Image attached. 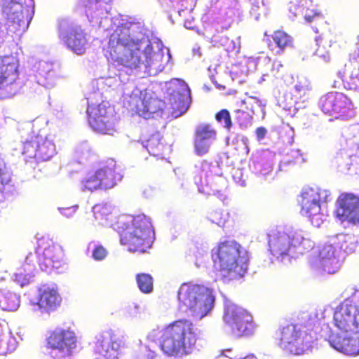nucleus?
Here are the masks:
<instances>
[{"instance_id":"nucleus-1","label":"nucleus","mask_w":359,"mask_h":359,"mask_svg":"<svg viewBox=\"0 0 359 359\" xmlns=\"http://www.w3.org/2000/svg\"><path fill=\"white\" fill-rule=\"evenodd\" d=\"M130 22L122 23L110 35L105 49L106 57L130 69L139 68L142 65H150L154 53L151 44L141 50V42L131 37Z\"/></svg>"},{"instance_id":"nucleus-2","label":"nucleus","mask_w":359,"mask_h":359,"mask_svg":"<svg viewBox=\"0 0 359 359\" xmlns=\"http://www.w3.org/2000/svg\"><path fill=\"white\" fill-rule=\"evenodd\" d=\"M151 341H158V347L168 357H178L192 353L200 332L187 319L175 320L161 329H153L147 335Z\"/></svg>"},{"instance_id":"nucleus-3","label":"nucleus","mask_w":359,"mask_h":359,"mask_svg":"<svg viewBox=\"0 0 359 359\" xmlns=\"http://www.w3.org/2000/svg\"><path fill=\"white\" fill-rule=\"evenodd\" d=\"M111 226L119 236L120 244L130 252L147 253L154 243V229L144 215H121Z\"/></svg>"},{"instance_id":"nucleus-4","label":"nucleus","mask_w":359,"mask_h":359,"mask_svg":"<svg viewBox=\"0 0 359 359\" xmlns=\"http://www.w3.org/2000/svg\"><path fill=\"white\" fill-rule=\"evenodd\" d=\"M333 325L341 333L355 336L332 335L329 339L330 345L346 354L359 355V302L355 304L346 299L337 306L333 313Z\"/></svg>"},{"instance_id":"nucleus-5","label":"nucleus","mask_w":359,"mask_h":359,"mask_svg":"<svg viewBox=\"0 0 359 359\" xmlns=\"http://www.w3.org/2000/svg\"><path fill=\"white\" fill-rule=\"evenodd\" d=\"M215 269L228 280L243 278L249 264L248 252L235 240L219 241L211 250Z\"/></svg>"},{"instance_id":"nucleus-6","label":"nucleus","mask_w":359,"mask_h":359,"mask_svg":"<svg viewBox=\"0 0 359 359\" xmlns=\"http://www.w3.org/2000/svg\"><path fill=\"white\" fill-rule=\"evenodd\" d=\"M180 306L202 318L212 310L215 302L212 290L203 285L184 283L177 294Z\"/></svg>"},{"instance_id":"nucleus-7","label":"nucleus","mask_w":359,"mask_h":359,"mask_svg":"<svg viewBox=\"0 0 359 359\" xmlns=\"http://www.w3.org/2000/svg\"><path fill=\"white\" fill-rule=\"evenodd\" d=\"M306 330L302 331L297 324L281 325L276 332V339L279 345L285 351L294 355H302L311 346L313 337L306 332L313 330L311 323L305 325Z\"/></svg>"},{"instance_id":"nucleus-8","label":"nucleus","mask_w":359,"mask_h":359,"mask_svg":"<svg viewBox=\"0 0 359 359\" xmlns=\"http://www.w3.org/2000/svg\"><path fill=\"white\" fill-rule=\"evenodd\" d=\"M223 319L237 337L252 336L257 327L248 310L231 302L225 304Z\"/></svg>"},{"instance_id":"nucleus-9","label":"nucleus","mask_w":359,"mask_h":359,"mask_svg":"<svg viewBox=\"0 0 359 359\" xmlns=\"http://www.w3.org/2000/svg\"><path fill=\"white\" fill-rule=\"evenodd\" d=\"M38 264L43 271H51L58 269L67 263V257L64 249L47 237L37 239L35 252Z\"/></svg>"},{"instance_id":"nucleus-10","label":"nucleus","mask_w":359,"mask_h":359,"mask_svg":"<svg viewBox=\"0 0 359 359\" xmlns=\"http://www.w3.org/2000/svg\"><path fill=\"white\" fill-rule=\"evenodd\" d=\"M327 191L319 188H309L301 195V213L309 219L312 225L319 227L323 222L321 205L327 201Z\"/></svg>"},{"instance_id":"nucleus-11","label":"nucleus","mask_w":359,"mask_h":359,"mask_svg":"<svg viewBox=\"0 0 359 359\" xmlns=\"http://www.w3.org/2000/svg\"><path fill=\"white\" fill-rule=\"evenodd\" d=\"M47 345L52 349V359H72L76 346V337L70 329L57 327L50 333Z\"/></svg>"},{"instance_id":"nucleus-12","label":"nucleus","mask_w":359,"mask_h":359,"mask_svg":"<svg viewBox=\"0 0 359 359\" xmlns=\"http://www.w3.org/2000/svg\"><path fill=\"white\" fill-rule=\"evenodd\" d=\"M87 114L88 123L93 130L107 135H112L116 130L114 111L104 103L88 105Z\"/></svg>"},{"instance_id":"nucleus-13","label":"nucleus","mask_w":359,"mask_h":359,"mask_svg":"<svg viewBox=\"0 0 359 359\" xmlns=\"http://www.w3.org/2000/svg\"><path fill=\"white\" fill-rule=\"evenodd\" d=\"M320 107L325 114L341 119L351 117L353 111L351 100L339 92H329L322 96Z\"/></svg>"},{"instance_id":"nucleus-14","label":"nucleus","mask_w":359,"mask_h":359,"mask_svg":"<svg viewBox=\"0 0 359 359\" xmlns=\"http://www.w3.org/2000/svg\"><path fill=\"white\" fill-rule=\"evenodd\" d=\"M127 108L133 114L149 118L154 114L163 110L164 102L147 92L132 93L126 102Z\"/></svg>"},{"instance_id":"nucleus-15","label":"nucleus","mask_w":359,"mask_h":359,"mask_svg":"<svg viewBox=\"0 0 359 359\" xmlns=\"http://www.w3.org/2000/svg\"><path fill=\"white\" fill-rule=\"evenodd\" d=\"M2 11L8 18V32L12 35L20 36L29 27L32 16L29 10L21 4L14 1L5 2Z\"/></svg>"},{"instance_id":"nucleus-16","label":"nucleus","mask_w":359,"mask_h":359,"mask_svg":"<svg viewBox=\"0 0 359 359\" xmlns=\"http://www.w3.org/2000/svg\"><path fill=\"white\" fill-rule=\"evenodd\" d=\"M18 66L15 57L0 56V95L10 97L18 92Z\"/></svg>"},{"instance_id":"nucleus-17","label":"nucleus","mask_w":359,"mask_h":359,"mask_svg":"<svg viewBox=\"0 0 359 359\" xmlns=\"http://www.w3.org/2000/svg\"><path fill=\"white\" fill-rule=\"evenodd\" d=\"M56 154L52 140L36 135L23 142L22 154L27 159L34 158L37 162L49 161Z\"/></svg>"},{"instance_id":"nucleus-18","label":"nucleus","mask_w":359,"mask_h":359,"mask_svg":"<svg viewBox=\"0 0 359 359\" xmlns=\"http://www.w3.org/2000/svg\"><path fill=\"white\" fill-rule=\"evenodd\" d=\"M334 215L341 222L359 224V195L341 193L337 199Z\"/></svg>"},{"instance_id":"nucleus-19","label":"nucleus","mask_w":359,"mask_h":359,"mask_svg":"<svg viewBox=\"0 0 359 359\" xmlns=\"http://www.w3.org/2000/svg\"><path fill=\"white\" fill-rule=\"evenodd\" d=\"M302 236L296 240L294 236L284 232L273 229L268 233V245L271 254L276 258L284 257L288 255L292 246H296L302 243Z\"/></svg>"},{"instance_id":"nucleus-20","label":"nucleus","mask_w":359,"mask_h":359,"mask_svg":"<svg viewBox=\"0 0 359 359\" xmlns=\"http://www.w3.org/2000/svg\"><path fill=\"white\" fill-rule=\"evenodd\" d=\"M172 104V114L180 116L188 109L190 90L188 85L180 79L172 81L168 88Z\"/></svg>"},{"instance_id":"nucleus-21","label":"nucleus","mask_w":359,"mask_h":359,"mask_svg":"<svg viewBox=\"0 0 359 359\" xmlns=\"http://www.w3.org/2000/svg\"><path fill=\"white\" fill-rule=\"evenodd\" d=\"M121 345V340L111 331L104 332L102 339L96 343V352L100 355L98 359H118Z\"/></svg>"},{"instance_id":"nucleus-22","label":"nucleus","mask_w":359,"mask_h":359,"mask_svg":"<svg viewBox=\"0 0 359 359\" xmlns=\"http://www.w3.org/2000/svg\"><path fill=\"white\" fill-rule=\"evenodd\" d=\"M217 131L209 123H202L196 126L194 131V149L198 156L207 154L210 149V142L216 139Z\"/></svg>"},{"instance_id":"nucleus-23","label":"nucleus","mask_w":359,"mask_h":359,"mask_svg":"<svg viewBox=\"0 0 359 359\" xmlns=\"http://www.w3.org/2000/svg\"><path fill=\"white\" fill-rule=\"evenodd\" d=\"M62 298L54 287H41L38 290L37 302L42 312L50 313L55 311L60 305Z\"/></svg>"},{"instance_id":"nucleus-24","label":"nucleus","mask_w":359,"mask_h":359,"mask_svg":"<svg viewBox=\"0 0 359 359\" xmlns=\"http://www.w3.org/2000/svg\"><path fill=\"white\" fill-rule=\"evenodd\" d=\"M262 101L255 97H250L241 102L240 109L234 111V117L241 128H247L252 121V114L256 108H263Z\"/></svg>"},{"instance_id":"nucleus-25","label":"nucleus","mask_w":359,"mask_h":359,"mask_svg":"<svg viewBox=\"0 0 359 359\" xmlns=\"http://www.w3.org/2000/svg\"><path fill=\"white\" fill-rule=\"evenodd\" d=\"M266 36L268 48L276 54H282L286 49L294 47L293 37L283 30H276Z\"/></svg>"},{"instance_id":"nucleus-26","label":"nucleus","mask_w":359,"mask_h":359,"mask_svg":"<svg viewBox=\"0 0 359 359\" xmlns=\"http://www.w3.org/2000/svg\"><path fill=\"white\" fill-rule=\"evenodd\" d=\"M36 262V256L33 252H29L15 273L14 281L21 287L29 285L34 276Z\"/></svg>"},{"instance_id":"nucleus-27","label":"nucleus","mask_w":359,"mask_h":359,"mask_svg":"<svg viewBox=\"0 0 359 359\" xmlns=\"http://www.w3.org/2000/svg\"><path fill=\"white\" fill-rule=\"evenodd\" d=\"M102 189L113 188L122 179L119 169L114 161H110L97 170Z\"/></svg>"},{"instance_id":"nucleus-28","label":"nucleus","mask_w":359,"mask_h":359,"mask_svg":"<svg viewBox=\"0 0 359 359\" xmlns=\"http://www.w3.org/2000/svg\"><path fill=\"white\" fill-rule=\"evenodd\" d=\"M63 40L67 46L75 53L82 55L86 51L87 44L86 34L80 26L71 28Z\"/></svg>"},{"instance_id":"nucleus-29","label":"nucleus","mask_w":359,"mask_h":359,"mask_svg":"<svg viewBox=\"0 0 359 359\" xmlns=\"http://www.w3.org/2000/svg\"><path fill=\"white\" fill-rule=\"evenodd\" d=\"M143 144L148 152L161 158H163L166 145L163 142V136L157 131L154 133H148L147 137L143 140Z\"/></svg>"},{"instance_id":"nucleus-30","label":"nucleus","mask_w":359,"mask_h":359,"mask_svg":"<svg viewBox=\"0 0 359 359\" xmlns=\"http://www.w3.org/2000/svg\"><path fill=\"white\" fill-rule=\"evenodd\" d=\"M135 279L137 287L142 292L149 294L153 291V278L151 275L144 273H138Z\"/></svg>"},{"instance_id":"nucleus-31","label":"nucleus","mask_w":359,"mask_h":359,"mask_svg":"<svg viewBox=\"0 0 359 359\" xmlns=\"http://www.w3.org/2000/svg\"><path fill=\"white\" fill-rule=\"evenodd\" d=\"M81 184L83 191L92 192L97 189H102L97 170L93 174L83 180Z\"/></svg>"},{"instance_id":"nucleus-32","label":"nucleus","mask_w":359,"mask_h":359,"mask_svg":"<svg viewBox=\"0 0 359 359\" xmlns=\"http://www.w3.org/2000/svg\"><path fill=\"white\" fill-rule=\"evenodd\" d=\"M359 69L354 68L350 75L343 80L344 86L347 90L359 93Z\"/></svg>"},{"instance_id":"nucleus-33","label":"nucleus","mask_w":359,"mask_h":359,"mask_svg":"<svg viewBox=\"0 0 359 359\" xmlns=\"http://www.w3.org/2000/svg\"><path fill=\"white\" fill-rule=\"evenodd\" d=\"M11 182V172L9 170L4 158L0 154V191L2 192L5 186Z\"/></svg>"},{"instance_id":"nucleus-34","label":"nucleus","mask_w":359,"mask_h":359,"mask_svg":"<svg viewBox=\"0 0 359 359\" xmlns=\"http://www.w3.org/2000/svg\"><path fill=\"white\" fill-rule=\"evenodd\" d=\"M93 212L95 219L104 224L108 221V217L111 214L109 207L104 204H96L93 208Z\"/></svg>"},{"instance_id":"nucleus-35","label":"nucleus","mask_w":359,"mask_h":359,"mask_svg":"<svg viewBox=\"0 0 359 359\" xmlns=\"http://www.w3.org/2000/svg\"><path fill=\"white\" fill-rule=\"evenodd\" d=\"M229 218V213L223 210H215L210 212L209 220L219 226H223Z\"/></svg>"},{"instance_id":"nucleus-36","label":"nucleus","mask_w":359,"mask_h":359,"mask_svg":"<svg viewBox=\"0 0 359 359\" xmlns=\"http://www.w3.org/2000/svg\"><path fill=\"white\" fill-rule=\"evenodd\" d=\"M311 88L308 85L299 83L295 85L292 91V95L300 102H305L309 95Z\"/></svg>"},{"instance_id":"nucleus-37","label":"nucleus","mask_w":359,"mask_h":359,"mask_svg":"<svg viewBox=\"0 0 359 359\" xmlns=\"http://www.w3.org/2000/svg\"><path fill=\"white\" fill-rule=\"evenodd\" d=\"M304 19L307 22L311 23L313 22H323L324 20L323 16L320 11H318L313 5L311 8H306L304 12Z\"/></svg>"},{"instance_id":"nucleus-38","label":"nucleus","mask_w":359,"mask_h":359,"mask_svg":"<svg viewBox=\"0 0 359 359\" xmlns=\"http://www.w3.org/2000/svg\"><path fill=\"white\" fill-rule=\"evenodd\" d=\"M86 8L88 10L101 11L105 9V6L111 2L112 0H81Z\"/></svg>"},{"instance_id":"nucleus-39","label":"nucleus","mask_w":359,"mask_h":359,"mask_svg":"<svg viewBox=\"0 0 359 359\" xmlns=\"http://www.w3.org/2000/svg\"><path fill=\"white\" fill-rule=\"evenodd\" d=\"M215 119L219 123H224V128L230 130L232 127V121L229 111L223 109L215 114Z\"/></svg>"},{"instance_id":"nucleus-40","label":"nucleus","mask_w":359,"mask_h":359,"mask_svg":"<svg viewBox=\"0 0 359 359\" xmlns=\"http://www.w3.org/2000/svg\"><path fill=\"white\" fill-rule=\"evenodd\" d=\"M107 249L102 245H97L92 252V257L96 261H102L107 256Z\"/></svg>"},{"instance_id":"nucleus-41","label":"nucleus","mask_w":359,"mask_h":359,"mask_svg":"<svg viewBox=\"0 0 359 359\" xmlns=\"http://www.w3.org/2000/svg\"><path fill=\"white\" fill-rule=\"evenodd\" d=\"M318 48L315 51V55L319 57H322L325 60H330V53L327 50H325L323 47L321 48L320 43H322V39L318 38L316 39Z\"/></svg>"},{"instance_id":"nucleus-42","label":"nucleus","mask_w":359,"mask_h":359,"mask_svg":"<svg viewBox=\"0 0 359 359\" xmlns=\"http://www.w3.org/2000/svg\"><path fill=\"white\" fill-rule=\"evenodd\" d=\"M266 129L264 127H259L256 129L255 133L258 140H263L266 135Z\"/></svg>"},{"instance_id":"nucleus-43","label":"nucleus","mask_w":359,"mask_h":359,"mask_svg":"<svg viewBox=\"0 0 359 359\" xmlns=\"http://www.w3.org/2000/svg\"><path fill=\"white\" fill-rule=\"evenodd\" d=\"M86 156L85 157V158H88L90 157L91 156L94 155V153L93 152V151L91 149H86Z\"/></svg>"},{"instance_id":"nucleus-44","label":"nucleus","mask_w":359,"mask_h":359,"mask_svg":"<svg viewBox=\"0 0 359 359\" xmlns=\"http://www.w3.org/2000/svg\"><path fill=\"white\" fill-rule=\"evenodd\" d=\"M15 307V305H9V304H7L6 306L5 305V307H4V309H7V310H12L13 309H14Z\"/></svg>"},{"instance_id":"nucleus-45","label":"nucleus","mask_w":359,"mask_h":359,"mask_svg":"<svg viewBox=\"0 0 359 359\" xmlns=\"http://www.w3.org/2000/svg\"><path fill=\"white\" fill-rule=\"evenodd\" d=\"M80 153H81V156H85V154H85V151H84V150L81 151V152H80Z\"/></svg>"},{"instance_id":"nucleus-46","label":"nucleus","mask_w":359,"mask_h":359,"mask_svg":"<svg viewBox=\"0 0 359 359\" xmlns=\"http://www.w3.org/2000/svg\"><path fill=\"white\" fill-rule=\"evenodd\" d=\"M6 297H4L3 301H4V302H6ZM1 302H2V300H1Z\"/></svg>"},{"instance_id":"nucleus-47","label":"nucleus","mask_w":359,"mask_h":359,"mask_svg":"<svg viewBox=\"0 0 359 359\" xmlns=\"http://www.w3.org/2000/svg\"><path fill=\"white\" fill-rule=\"evenodd\" d=\"M103 10L106 11V13H108V11H107L106 8H105V9L104 8Z\"/></svg>"}]
</instances>
